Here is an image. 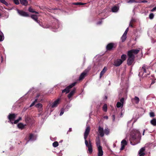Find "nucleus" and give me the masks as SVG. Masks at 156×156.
<instances>
[{
	"mask_svg": "<svg viewBox=\"0 0 156 156\" xmlns=\"http://www.w3.org/2000/svg\"><path fill=\"white\" fill-rule=\"evenodd\" d=\"M64 112V110L62 109H61V111L60 114V115L61 116L63 115Z\"/></svg>",
	"mask_w": 156,
	"mask_h": 156,
	"instance_id": "48",
	"label": "nucleus"
},
{
	"mask_svg": "<svg viewBox=\"0 0 156 156\" xmlns=\"http://www.w3.org/2000/svg\"><path fill=\"white\" fill-rule=\"evenodd\" d=\"M119 9L118 7L116 6H114L112 7V11L113 12H116L118 11Z\"/></svg>",
	"mask_w": 156,
	"mask_h": 156,
	"instance_id": "20",
	"label": "nucleus"
},
{
	"mask_svg": "<svg viewBox=\"0 0 156 156\" xmlns=\"http://www.w3.org/2000/svg\"><path fill=\"white\" fill-rule=\"evenodd\" d=\"M124 98H122L120 100V101L121 103H122L123 104L124 101Z\"/></svg>",
	"mask_w": 156,
	"mask_h": 156,
	"instance_id": "47",
	"label": "nucleus"
},
{
	"mask_svg": "<svg viewBox=\"0 0 156 156\" xmlns=\"http://www.w3.org/2000/svg\"><path fill=\"white\" fill-rule=\"evenodd\" d=\"M42 27L44 28H50V26L49 24H46L45 26H43Z\"/></svg>",
	"mask_w": 156,
	"mask_h": 156,
	"instance_id": "43",
	"label": "nucleus"
},
{
	"mask_svg": "<svg viewBox=\"0 0 156 156\" xmlns=\"http://www.w3.org/2000/svg\"><path fill=\"white\" fill-rule=\"evenodd\" d=\"M117 44L113 43H108L106 46V49L107 51H111L116 48Z\"/></svg>",
	"mask_w": 156,
	"mask_h": 156,
	"instance_id": "4",
	"label": "nucleus"
},
{
	"mask_svg": "<svg viewBox=\"0 0 156 156\" xmlns=\"http://www.w3.org/2000/svg\"><path fill=\"white\" fill-rule=\"evenodd\" d=\"M145 150V147H142L140 150L138 152V154H139V156H144L145 155V153L144 152Z\"/></svg>",
	"mask_w": 156,
	"mask_h": 156,
	"instance_id": "11",
	"label": "nucleus"
},
{
	"mask_svg": "<svg viewBox=\"0 0 156 156\" xmlns=\"http://www.w3.org/2000/svg\"><path fill=\"white\" fill-rule=\"evenodd\" d=\"M4 39V36L2 32H0V41H2Z\"/></svg>",
	"mask_w": 156,
	"mask_h": 156,
	"instance_id": "30",
	"label": "nucleus"
},
{
	"mask_svg": "<svg viewBox=\"0 0 156 156\" xmlns=\"http://www.w3.org/2000/svg\"><path fill=\"white\" fill-rule=\"evenodd\" d=\"M59 27V25L58 23L57 22L55 24V25L54 23L53 24L52 28L54 29H56L58 28Z\"/></svg>",
	"mask_w": 156,
	"mask_h": 156,
	"instance_id": "23",
	"label": "nucleus"
},
{
	"mask_svg": "<svg viewBox=\"0 0 156 156\" xmlns=\"http://www.w3.org/2000/svg\"><path fill=\"white\" fill-rule=\"evenodd\" d=\"M17 114L15 113L9 114L8 116V119H9V122H10L12 124H13V121L16 119Z\"/></svg>",
	"mask_w": 156,
	"mask_h": 156,
	"instance_id": "6",
	"label": "nucleus"
},
{
	"mask_svg": "<svg viewBox=\"0 0 156 156\" xmlns=\"http://www.w3.org/2000/svg\"><path fill=\"white\" fill-rule=\"evenodd\" d=\"M151 123L154 126H156V119H154L151 121Z\"/></svg>",
	"mask_w": 156,
	"mask_h": 156,
	"instance_id": "29",
	"label": "nucleus"
},
{
	"mask_svg": "<svg viewBox=\"0 0 156 156\" xmlns=\"http://www.w3.org/2000/svg\"><path fill=\"white\" fill-rule=\"evenodd\" d=\"M76 84V82H75L68 86L65 89L62 90V93H66V94L69 93L70 91V89L74 86Z\"/></svg>",
	"mask_w": 156,
	"mask_h": 156,
	"instance_id": "5",
	"label": "nucleus"
},
{
	"mask_svg": "<svg viewBox=\"0 0 156 156\" xmlns=\"http://www.w3.org/2000/svg\"><path fill=\"white\" fill-rule=\"evenodd\" d=\"M125 146L124 145H121V148L120 149V150H123L124 149Z\"/></svg>",
	"mask_w": 156,
	"mask_h": 156,
	"instance_id": "51",
	"label": "nucleus"
},
{
	"mask_svg": "<svg viewBox=\"0 0 156 156\" xmlns=\"http://www.w3.org/2000/svg\"><path fill=\"white\" fill-rule=\"evenodd\" d=\"M103 110L105 112H106L107 110V105L106 104H105L103 105L102 108Z\"/></svg>",
	"mask_w": 156,
	"mask_h": 156,
	"instance_id": "31",
	"label": "nucleus"
},
{
	"mask_svg": "<svg viewBox=\"0 0 156 156\" xmlns=\"http://www.w3.org/2000/svg\"><path fill=\"white\" fill-rule=\"evenodd\" d=\"M31 119L29 117H26L25 118V121L27 124L29 123L30 122Z\"/></svg>",
	"mask_w": 156,
	"mask_h": 156,
	"instance_id": "26",
	"label": "nucleus"
},
{
	"mask_svg": "<svg viewBox=\"0 0 156 156\" xmlns=\"http://www.w3.org/2000/svg\"><path fill=\"white\" fill-rule=\"evenodd\" d=\"M154 17V15L153 13H151L150 14L149 16V17L150 19H153V18Z\"/></svg>",
	"mask_w": 156,
	"mask_h": 156,
	"instance_id": "40",
	"label": "nucleus"
},
{
	"mask_svg": "<svg viewBox=\"0 0 156 156\" xmlns=\"http://www.w3.org/2000/svg\"><path fill=\"white\" fill-rule=\"evenodd\" d=\"M127 55L128 58L127 60V64L128 66H130L134 61L135 56L134 55H131L128 53H127Z\"/></svg>",
	"mask_w": 156,
	"mask_h": 156,
	"instance_id": "3",
	"label": "nucleus"
},
{
	"mask_svg": "<svg viewBox=\"0 0 156 156\" xmlns=\"http://www.w3.org/2000/svg\"><path fill=\"white\" fill-rule=\"evenodd\" d=\"M88 72V70L86 69L85 70L83 73H82L81 74L79 77V81L82 80L86 76Z\"/></svg>",
	"mask_w": 156,
	"mask_h": 156,
	"instance_id": "7",
	"label": "nucleus"
},
{
	"mask_svg": "<svg viewBox=\"0 0 156 156\" xmlns=\"http://www.w3.org/2000/svg\"><path fill=\"white\" fill-rule=\"evenodd\" d=\"M140 51L138 49H132L128 51L127 53L130 54L131 55H134L137 54Z\"/></svg>",
	"mask_w": 156,
	"mask_h": 156,
	"instance_id": "9",
	"label": "nucleus"
},
{
	"mask_svg": "<svg viewBox=\"0 0 156 156\" xmlns=\"http://www.w3.org/2000/svg\"><path fill=\"white\" fill-rule=\"evenodd\" d=\"M37 101V99H36L35 100L32 102V103L30 105V107H31L33 106L35 104L36 102Z\"/></svg>",
	"mask_w": 156,
	"mask_h": 156,
	"instance_id": "41",
	"label": "nucleus"
},
{
	"mask_svg": "<svg viewBox=\"0 0 156 156\" xmlns=\"http://www.w3.org/2000/svg\"><path fill=\"white\" fill-rule=\"evenodd\" d=\"M35 107L37 108H42V104L41 103H38L35 105Z\"/></svg>",
	"mask_w": 156,
	"mask_h": 156,
	"instance_id": "38",
	"label": "nucleus"
},
{
	"mask_svg": "<svg viewBox=\"0 0 156 156\" xmlns=\"http://www.w3.org/2000/svg\"><path fill=\"white\" fill-rule=\"evenodd\" d=\"M14 122H13V124L14 123V124H16L19 122L18 119L15 120H14Z\"/></svg>",
	"mask_w": 156,
	"mask_h": 156,
	"instance_id": "46",
	"label": "nucleus"
},
{
	"mask_svg": "<svg viewBox=\"0 0 156 156\" xmlns=\"http://www.w3.org/2000/svg\"><path fill=\"white\" fill-rule=\"evenodd\" d=\"M135 22V20L134 19H132L130 22V23H133Z\"/></svg>",
	"mask_w": 156,
	"mask_h": 156,
	"instance_id": "52",
	"label": "nucleus"
},
{
	"mask_svg": "<svg viewBox=\"0 0 156 156\" xmlns=\"http://www.w3.org/2000/svg\"><path fill=\"white\" fill-rule=\"evenodd\" d=\"M129 26L131 27L132 28H133L134 26L132 23H129Z\"/></svg>",
	"mask_w": 156,
	"mask_h": 156,
	"instance_id": "54",
	"label": "nucleus"
},
{
	"mask_svg": "<svg viewBox=\"0 0 156 156\" xmlns=\"http://www.w3.org/2000/svg\"><path fill=\"white\" fill-rule=\"evenodd\" d=\"M147 2V1L146 0H143V1H142L141 2H142V3H146V2Z\"/></svg>",
	"mask_w": 156,
	"mask_h": 156,
	"instance_id": "57",
	"label": "nucleus"
},
{
	"mask_svg": "<svg viewBox=\"0 0 156 156\" xmlns=\"http://www.w3.org/2000/svg\"><path fill=\"white\" fill-rule=\"evenodd\" d=\"M140 139V132L138 130H135L131 134L129 140L131 144L134 145L139 143Z\"/></svg>",
	"mask_w": 156,
	"mask_h": 156,
	"instance_id": "1",
	"label": "nucleus"
},
{
	"mask_svg": "<svg viewBox=\"0 0 156 156\" xmlns=\"http://www.w3.org/2000/svg\"><path fill=\"white\" fill-rule=\"evenodd\" d=\"M123 106V104L121 103L118 102L116 104V106L117 108H119L120 107H122Z\"/></svg>",
	"mask_w": 156,
	"mask_h": 156,
	"instance_id": "28",
	"label": "nucleus"
},
{
	"mask_svg": "<svg viewBox=\"0 0 156 156\" xmlns=\"http://www.w3.org/2000/svg\"><path fill=\"white\" fill-rule=\"evenodd\" d=\"M129 1L128 2L131 3L136 2V1L135 0H129Z\"/></svg>",
	"mask_w": 156,
	"mask_h": 156,
	"instance_id": "50",
	"label": "nucleus"
},
{
	"mask_svg": "<svg viewBox=\"0 0 156 156\" xmlns=\"http://www.w3.org/2000/svg\"><path fill=\"white\" fill-rule=\"evenodd\" d=\"M112 119L113 121H114L115 120V115H112Z\"/></svg>",
	"mask_w": 156,
	"mask_h": 156,
	"instance_id": "49",
	"label": "nucleus"
},
{
	"mask_svg": "<svg viewBox=\"0 0 156 156\" xmlns=\"http://www.w3.org/2000/svg\"><path fill=\"white\" fill-rule=\"evenodd\" d=\"M104 118L106 119H108V116L107 115L105 116L104 117Z\"/></svg>",
	"mask_w": 156,
	"mask_h": 156,
	"instance_id": "56",
	"label": "nucleus"
},
{
	"mask_svg": "<svg viewBox=\"0 0 156 156\" xmlns=\"http://www.w3.org/2000/svg\"><path fill=\"white\" fill-rule=\"evenodd\" d=\"M17 12L21 16L25 17H29V14L25 12L18 9H17Z\"/></svg>",
	"mask_w": 156,
	"mask_h": 156,
	"instance_id": "8",
	"label": "nucleus"
},
{
	"mask_svg": "<svg viewBox=\"0 0 156 156\" xmlns=\"http://www.w3.org/2000/svg\"><path fill=\"white\" fill-rule=\"evenodd\" d=\"M85 4H86V3H83L82 2L74 3L73 4V5H83Z\"/></svg>",
	"mask_w": 156,
	"mask_h": 156,
	"instance_id": "36",
	"label": "nucleus"
},
{
	"mask_svg": "<svg viewBox=\"0 0 156 156\" xmlns=\"http://www.w3.org/2000/svg\"><path fill=\"white\" fill-rule=\"evenodd\" d=\"M90 130V127L89 126L87 127L85 129L84 135V138L85 140V144L87 147L88 148V151L90 154L92 153V145H89L87 139L89 134Z\"/></svg>",
	"mask_w": 156,
	"mask_h": 156,
	"instance_id": "2",
	"label": "nucleus"
},
{
	"mask_svg": "<svg viewBox=\"0 0 156 156\" xmlns=\"http://www.w3.org/2000/svg\"><path fill=\"white\" fill-rule=\"evenodd\" d=\"M128 30H129V28H127L126 29V30L125 31V32H124V34H123L124 35L126 36L127 34V32H128Z\"/></svg>",
	"mask_w": 156,
	"mask_h": 156,
	"instance_id": "45",
	"label": "nucleus"
},
{
	"mask_svg": "<svg viewBox=\"0 0 156 156\" xmlns=\"http://www.w3.org/2000/svg\"><path fill=\"white\" fill-rule=\"evenodd\" d=\"M14 3L16 5H18L20 4L19 0H13Z\"/></svg>",
	"mask_w": 156,
	"mask_h": 156,
	"instance_id": "39",
	"label": "nucleus"
},
{
	"mask_svg": "<svg viewBox=\"0 0 156 156\" xmlns=\"http://www.w3.org/2000/svg\"><path fill=\"white\" fill-rule=\"evenodd\" d=\"M76 89L75 88H74L70 92V93L68 94V97L69 98H71L73 96L75 93Z\"/></svg>",
	"mask_w": 156,
	"mask_h": 156,
	"instance_id": "14",
	"label": "nucleus"
},
{
	"mask_svg": "<svg viewBox=\"0 0 156 156\" xmlns=\"http://www.w3.org/2000/svg\"><path fill=\"white\" fill-rule=\"evenodd\" d=\"M28 11L29 12L33 13L34 11V10L31 7H30L28 9Z\"/></svg>",
	"mask_w": 156,
	"mask_h": 156,
	"instance_id": "42",
	"label": "nucleus"
},
{
	"mask_svg": "<svg viewBox=\"0 0 156 156\" xmlns=\"http://www.w3.org/2000/svg\"><path fill=\"white\" fill-rule=\"evenodd\" d=\"M59 100L58 99H57L52 104L51 107L54 108L57 106L58 105L59 103Z\"/></svg>",
	"mask_w": 156,
	"mask_h": 156,
	"instance_id": "15",
	"label": "nucleus"
},
{
	"mask_svg": "<svg viewBox=\"0 0 156 156\" xmlns=\"http://www.w3.org/2000/svg\"><path fill=\"white\" fill-rule=\"evenodd\" d=\"M156 10V6L153 8L151 10V12H154Z\"/></svg>",
	"mask_w": 156,
	"mask_h": 156,
	"instance_id": "53",
	"label": "nucleus"
},
{
	"mask_svg": "<svg viewBox=\"0 0 156 156\" xmlns=\"http://www.w3.org/2000/svg\"><path fill=\"white\" fill-rule=\"evenodd\" d=\"M148 69V66L145 65L144 64L143 65L142 67V69L143 70L144 73H146L147 71H146V69Z\"/></svg>",
	"mask_w": 156,
	"mask_h": 156,
	"instance_id": "21",
	"label": "nucleus"
},
{
	"mask_svg": "<svg viewBox=\"0 0 156 156\" xmlns=\"http://www.w3.org/2000/svg\"><path fill=\"white\" fill-rule=\"evenodd\" d=\"M145 132V130H144V131H143V135H144V133Z\"/></svg>",
	"mask_w": 156,
	"mask_h": 156,
	"instance_id": "64",
	"label": "nucleus"
},
{
	"mask_svg": "<svg viewBox=\"0 0 156 156\" xmlns=\"http://www.w3.org/2000/svg\"><path fill=\"white\" fill-rule=\"evenodd\" d=\"M0 2L1 3L5 4L7 6H8L9 5V4L7 2H6L5 0H0Z\"/></svg>",
	"mask_w": 156,
	"mask_h": 156,
	"instance_id": "32",
	"label": "nucleus"
},
{
	"mask_svg": "<svg viewBox=\"0 0 156 156\" xmlns=\"http://www.w3.org/2000/svg\"><path fill=\"white\" fill-rule=\"evenodd\" d=\"M33 13H35V14H37L39 13L38 12H37V11H34Z\"/></svg>",
	"mask_w": 156,
	"mask_h": 156,
	"instance_id": "60",
	"label": "nucleus"
},
{
	"mask_svg": "<svg viewBox=\"0 0 156 156\" xmlns=\"http://www.w3.org/2000/svg\"><path fill=\"white\" fill-rule=\"evenodd\" d=\"M96 146L98 147L99 146H101L100 145V138H99V137H96Z\"/></svg>",
	"mask_w": 156,
	"mask_h": 156,
	"instance_id": "18",
	"label": "nucleus"
},
{
	"mask_svg": "<svg viewBox=\"0 0 156 156\" xmlns=\"http://www.w3.org/2000/svg\"><path fill=\"white\" fill-rule=\"evenodd\" d=\"M104 133H105L106 135H107L109 134V129L107 128V129H105L104 130Z\"/></svg>",
	"mask_w": 156,
	"mask_h": 156,
	"instance_id": "37",
	"label": "nucleus"
},
{
	"mask_svg": "<svg viewBox=\"0 0 156 156\" xmlns=\"http://www.w3.org/2000/svg\"><path fill=\"white\" fill-rule=\"evenodd\" d=\"M19 121H20L21 120H22V118L20 117L18 119Z\"/></svg>",
	"mask_w": 156,
	"mask_h": 156,
	"instance_id": "59",
	"label": "nucleus"
},
{
	"mask_svg": "<svg viewBox=\"0 0 156 156\" xmlns=\"http://www.w3.org/2000/svg\"><path fill=\"white\" fill-rule=\"evenodd\" d=\"M53 146L55 147H56L58 145V144L57 141H55L52 144Z\"/></svg>",
	"mask_w": 156,
	"mask_h": 156,
	"instance_id": "35",
	"label": "nucleus"
},
{
	"mask_svg": "<svg viewBox=\"0 0 156 156\" xmlns=\"http://www.w3.org/2000/svg\"><path fill=\"white\" fill-rule=\"evenodd\" d=\"M107 70V68L106 67H105L103 70L101 71L100 73V78H101L102 76L105 73Z\"/></svg>",
	"mask_w": 156,
	"mask_h": 156,
	"instance_id": "16",
	"label": "nucleus"
},
{
	"mask_svg": "<svg viewBox=\"0 0 156 156\" xmlns=\"http://www.w3.org/2000/svg\"><path fill=\"white\" fill-rule=\"evenodd\" d=\"M150 116L151 117H153L155 116L154 113V112H151L150 113Z\"/></svg>",
	"mask_w": 156,
	"mask_h": 156,
	"instance_id": "44",
	"label": "nucleus"
},
{
	"mask_svg": "<svg viewBox=\"0 0 156 156\" xmlns=\"http://www.w3.org/2000/svg\"><path fill=\"white\" fill-rule=\"evenodd\" d=\"M39 96H40V95L39 94H37L36 96V98H38Z\"/></svg>",
	"mask_w": 156,
	"mask_h": 156,
	"instance_id": "63",
	"label": "nucleus"
},
{
	"mask_svg": "<svg viewBox=\"0 0 156 156\" xmlns=\"http://www.w3.org/2000/svg\"><path fill=\"white\" fill-rule=\"evenodd\" d=\"M102 21L101 20L98 22L97 23V24H100L101 23Z\"/></svg>",
	"mask_w": 156,
	"mask_h": 156,
	"instance_id": "55",
	"label": "nucleus"
},
{
	"mask_svg": "<svg viewBox=\"0 0 156 156\" xmlns=\"http://www.w3.org/2000/svg\"><path fill=\"white\" fill-rule=\"evenodd\" d=\"M134 100L135 101V102L136 104H138L140 101V99L137 96H135L134 98Z\"/></svg>",
	"mask_w": 156,
	"mask_h": 156,
	"instance_id": "27",
	"label": "nucleus"
},
{
	"mask_svg": "<svg viewBox=\"0 0 156 156\" xmlns=\"http://www.w3.org/2000/svg\"><path fill=\"white\" fill-rule=\"evenodd\" d=\"M20 3L23 5L27 6L28 4V2L27 0H19Z\"/></svg>",
	"mask_w": 156,
	"mask_h": 156,
	"instance_id": "17",
	"label": "nucleus"
},
{
	"mask_svg": "<svg viewBox=\"0 0 156 156\" xmlns=\"http://www.w3.org/2000/svg\"><path fill=\"white\" fill-rule=\"evenodd\" d=\"M89 145H91V140H89Z\"/></svg>",
	"mask_w": 156,
	"mask_h": 156,
	"instance_id": "61",
	"label": "nucleus"
},
{
	"mask_svg": "<svg viewBox=\"0 0 156 156\" xmlns=\"http://www.w3.org/2000/svg\"><path fill=\"white\" fill-rule=\"evenodd\" d=\"M98 131L99 135L101 137H103L104 135V130L103 128L99 126L98 127Z\"/></svg>",
	"mask_w": 156,
	"mask_h": 156,
	"instance_id": "12",
	"label": "nucleus"
},
{
	"mask_svg": "<svg viewBox=\"0 0 156 156\" xmlns=\"http://www.w3.org/2000/svg\"><path fill=\"white\" fill-rule=\"evenodd\" d=\"M126 55L125 54H123L121 55V59L122 61V62L126 60Z\"/></svg>",
	"mask_w": 156,
	"mask_h": 156,
	"instance_id": "22",
	"label": "nucleus"
},
{
	"mask_svg": "<svg viewBox=\"0 0 156 156\" xmlns=\"http://www.w3.org/2000/svg\"><path fill=\"white\" fill-rule=\"evenodd\" d=\"M126 36L123 35L121 37V40L122 42H124L126 40Z\"/></svg>",
	"mask_w": 156,
	"mask_h": 156,
	"instance_id": "34",
	"label": "nucleus"
},
{
	"mask_svg": "<svg viewBox=\"0 0 156 156\" xmlns=\"http://www.w3.org/2000/svg\"><path fill=\"white\" fill-rule=\"evenodd\" d=\"M17 126L19 128L21 129H23L24 127V126L22 123H20L18 124Z\"/></svg>",
	"mask_w": 156,
	"mask_h": 156,
	"instance_id": "25",
	"label": "nucleus"
},
{
	"mask_svg": "<svg viewBox=\"0 0 156 156\" xmlns=\"http://www.w3.org/2000/svg\"><path fill=\"white\" fill-rule=\"evenodd\" d=\"M122 63V61L120 59H118L114 62V65L116 66H120Z\"/></svg>",
	"mask_w": 156,
	"mask_h": 156,
	"instance_id": "10",
	"label": "nucleus"
},
{
	"mask_svg": "<svg viewBox=\"0 0 156 156\" xmlns=\"http://www.w3.org/2000/svg\"><path fill=\"white\" fill-rule=\"evenodd\" d=\"M29 140H34V135L32 133H30L29 137Z\"/></svg>",
	"mask_w": 156,
	"mask_h": 156,
	"instance_id": "19",
	"label": "nucleus"
},
{
	"mask_svg": "<svg viewBox=\"0 0 156 156\" xmlns=\"http://www.w3.org/2000/svg\"><path fill=\"white\" fill-rule=\"evenodd\" d=\"M31 17L35 21H37L38 17L36 15H32L31 16Z\"/></svg>",
	"mask_w": 156,
	"mask_h": 156,
	"instance_id": "24",
	"label": "nucleus"
},
{
	"mask_svg": "<svg viewBox=\"0 0 156 156\" xmlns=\"http://www.w3.org/2000/svg\"><path fill=\"white\" fill-rule=\"evenodd\" d=\"M72 131V128H69V130L68 131V132H70L71 131Z\"/></svg>",
	"mask_w": 156,
	"mask_h": 156,
	"instance_id": "58",
	"label": "nucleus"
},
{
	"mask_svg": "<svg viewBox=\"0 0 156 156\" xmlns=\"http://www.w3.org/2000/svg\"><path fill=\"white\" fill-rule=\"evenodd\" d=\"M98 148V156H102L103 155V151L102 149V147L101 146H99Z\"/></svg>",
	"mask_w": 156,
	"mask_h": 156,
	"instance_id": "13",
	"label": "nucleus"
},
{
	"mask_svg": "<svg viewBox=\"0 0 156 156\" xmlns=\"http://www.w3.org/2000/svg\"><path fill=\"white\" fill-rule=\"evenodd\" d=\"M127 144V142L126 140H123L121 141V145H124L125 146Z\"/></svg>",
	"mask_w": 156,
	"mask_h": 156,
	"instance_id": "33",
	"label": "nucleus"
},
{
	"mask_svg": "<svg viewBox=\"0 0 156 156\" xmlns=\"http://www.w3.org/2000/svg\"><path fill=\"white\" fill-rule=\"evenodd\" d=\"M36 22L39 24H40V21L38 20H37V21H36Z\"/></svg>",
	"mask_w": 156,
	"mask_h": 156,
	"instance_id": "62",
	"label": "nucleus"
}]
</instances>
